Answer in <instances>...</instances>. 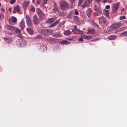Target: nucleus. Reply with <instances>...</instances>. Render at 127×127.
<instances>
[{"label":"nucleus","instance_id":"f257e3e1","mask_svg":"<svg viewBox=\"0 0 127 127\" xmlns=\"http://www.w3.org/2000/svg\"><path fill=\"white\" fill-rule=\"evenodd\" d=\"M60 7L61 9L64 11H65L69 8L68 3L64 1H62L60 3Z\"/></svg>","mask_w":127,"mask_h":127},{"label":"nucleus","instance_id":"f03ea898","mask_svg":"<svg viewBox=\"0 0 127 127\" xmlns=\"http://www.w3.org/2000/svg\"><path fill=\"white\" fill-rule=\"evenodd\" d=\"M120 4V2H118L113 5L112 7V13H115L118 11L119 7Z\"/></svg>","mask_w":127,"mask_h":127},{"label":"nucleus","instance_id":"7ed1b4c3","mask_svg":"<svg viewBox=\"0 0 127 127\" xmlns=\"http://www.w3.org/2000/svg\"><path fill=\"white\" fill-rule=\"evenodd\" d=\"M92 0H86L85 1L84 4L81 5L83 8L87 7L90 5V3L92 2Z\"/></svg>","mask_w":127,"mask_h":127},{"label":"nucleus","instance_id":"20e7f679","mask_svg":"<svg viewBox=\"0 0 127 127\" xmlns=\"http://www.w3.org/2000/svg\"><path fill=\"white\" fill-rule=\"evenodd\" d=\"M37 12L40 19L42 20L44 17L45 16L44 14L42 12L40 9L39 8L37 9Z\"/></svg>","mask_w":127,"mask_h":127},{"label":"nucleus","instance_id":"39448f33","mask_svg":"<svg viewBox=\"0 0 127 127\" xmlns=\"http://www.w3.org/2000/svg\"><path fill=\"white\" fill-rule=\"evenodd\" d=\"M99 23L103 25H104L106 24V18L103 17H100L98 19Z\"/></svg>","mask_w":127,"mask_h":127},{"label":"nucleus","instance_id":"423d86ee","mask_svg":"<svg viewBox=\"0 0 127 127\" xmlns=\"http://www.w3.org/2000/svg\"><path fill=\"white\" fill-rule=\"evenodd\" d=\"M14 31L16 33L18 34L19 37L20 38H24V37L21 34V31L20 29L18 28H15Z\"/></svg>","mask_w":127,"mask_h":127},{"label":"nucleus","instance_id":"0eeeda50","mask_svg":"<svg viewBox=\"0 0 127 127\" xmlns=\"http://www.w3.org/2000/svg\"><path fill=\"white\" fill-rule=\"evenodd\" d=\"M26 23L27 25L30 26H32V24L28 15L26 16Z\"/></svg>","mask_w":127,"mask_h":127},{"label":"nucleus","instance_id":"6e6552de","mask_svg":"<svg viewBox=\"0 0 127 127\" xmlns=\"http://www.w3.org/2000/svg\"><path fill=\"white\" fill-rule=\"evenodd\" d=\"M121 25L120 23H116L113 24L112 26V27L113 29L115 30L119 28Z\"/></svg>","mask_w":127,"mask_h":127},{"label":"nucleus","instance_id":"1a4fd4ad","mask_svg":"<svg viewBox=\"0 0 127 127\" xmlns=\"http://www.w3.org/2000/svg\"><path fill=\"white\" fill-rule=\"evenodd\" d=\"M57 19V18L54 17L48 19L46 21V23L48 24H50L52 23Z\"/></svg>","mask_w":127,"mask_h":127},{"label":"nucleus","instance_id":"9d476101","mask_svg":"<svg viewBox=\"0 0 127 127\" xmlns=\"http://www.w3.org/2000/svg\"><path fill=\"white\" fill-rule=\"evenodd\" d=\"M40 47L41 50L43 51H45L47 50V49L46 45V44L43 43L40 44Z\"/></svg>","mask_w":127,"mask_h":127},{"label":"nucleus","instance_id":"9b49d317","mask_svg":"<svg viewBox=\"0 0 127 127\" xmlns=\"http://www.w3.org/2000/svg\"><path fill=\"white\" fill-rule=\"evenodd\" d=\"M49 30L48 29H43L41 31V33L43 35H47L49 34Z\"/></svg>","mask_w":127,"mask_h":127},{"label":"nucleus","instance_id":"f8f14e48","mask_svg":"<svg viewBox=\"0 0 127 127\" xmlns=\"http://www.w3.org/2000/svg\"><path fill=\"white\" fill-rule=\"evenodd\" d=\"M72 32L73 33L75 34H82L83 33V31L78 29H73Z\"/></svg>","mask_w":127,"mask_h":127},{"label":"nucleus","instance_id":"ddd939ff","mask_svg":"<svg viewBox=\"0 0 127 127\" xmlns=\"http://www.w3.org/2000/svg\"><path fill=\"white\" fill-rule=\"evenodd\" d=\"M33 22L34 24L36 25L37 24L39 20L37 17L36 15H34L33 17Z\"/></svg>","mask_w":127,"mask_h":127},{"label":"nucleus","instance_id":"4468645a","mask_svg":"<svg viewBox=\"0 0 127 127\" xmlns=\"http://www.w3.org/2000/svg\"><path fill=\"white\" fill-rule=\"evenodd\" d=\"M6 27L8 30L12 31H14L15 29V27L7 25H6Z\"/></svg>","mask_w":127,"mask_h":127},{"label":"nucleus","instance_id":"2eb2a0df","mask_svg":"<svg viewBox=\"0 0 127 127\" xmlns=\"http://www.w3.org/2000/svg\"><path fill=\"white\" fill-rule=\"evenodd\" d=\"M20 8L19 6L18 5L16 6V7H14L13 11V13H16L17 11L19 12V11Z\"/></svg>","mask_w":127,"mask_h":127},{"label":"nucleus","instance_id":"dca6fc26","mask_svg":"<svg viewBox=\"0 0 127 127\" xmlns=\"http://www.w3.org/2000/svg\"><path fill=\"white\" fill-rule=\"evenodd\" d=\"M59 23V20H56L55 22L53 23L52 24L50 25L49 27V28H52L56 26Z\"/></svg>","mask_w":127,"mask_h":127},{"label":"nucleus","instance_id":"f3484780","mask_svg":"<svg viewBox=\"0 0 127 127\" xmlns=\"http://www.w3.org/2000/svg\"><path fill=\"white\" fill-rule=\"evenodd\" d=\"M92 10L91 8H89L87 11L86 14L89 17H90L92 13Z\"/></svg>","mask_w":127,"mask_h":127},{"label":"nucleus","instance_id":"a211bd4d","mask_svg":"<svg viewBox=\"0 0 127 127\" xmlns=\"http://www.w3.org/2000/svg\"><path fill=\"white\" fill-rule=\"evenodd\" d=\"M4 39L6 42L8 43H11L12 41V39L10 38L4 37Z\"/></svg>","mask_w":127,"mask_h":127},{"label":"nucleus","instance_id":"6ab92c4d","mask_svg":"<svg viewBox=\"0 0 127 127\" xmlns=\"http://www.w3.org/2000/svg\"><path fill=\"white\" fill-rule=\"evenodd\" d=\"M117 37V36L113 35H111L109 36L108 37V39L110 40H114Z\"/></svg>","mask_w":127,"mask_h":127},{"label":"nucleus","instance_id":"aec40b11","mask_svg":"<svg viewBox=\"0 0 127 127\" xmlns=\"http://www.w3.org/2000/svg\"><path fill=\"white\" fill-rule=\"evenodd\" d=\"M30 3V2L29 1H25L23 3V7L26 9V7L29 5Z\"/></svg>","mask_w":127,"mask_h":127},{"label":"nucleus","instance_id":"412c9836","mask_svg":"<svg viewBox=\"0 0 127 127\" xmlns=\"http://www.w3.org/2000/svg\"><path fill=\"white\" fill-rule=\"evenodd\" d=\"M20 27L21 29H23L25 27L24 21L22 20L20 23Z\"/></svg>","mask_w":127,"mask_h":127},{"label":"nucleus","instance_id":"4be33fe9","mask_svg":"<svg viewBox=\"0 0 127 127\" xmlns=\"http://www.w3.org/2000/svg\"><path fill=\"white\" fill-rule=\"evenodd\" d=\"M64 33L65 35H68L72 33V32L69 30L64 31Z\"/></svg>","mask_w":127,"mask_h":127},{"label":"nucleus","instance_id":"5701e85b","mask_svg":"<svg viewBox=\"0 0 127 127\" xmlns=\"http://www.w3.org/2000/svg\"><path fill=\"white\" fill-rule=\"evenodd\" d=\"M23 42H26L24 40L21 39H18L16 41L17 43L19 45L20 44V45L22 44V43Z\"/></svg>","mask_w":127,"mask_h":127},{"label":"nucleus","instance_id":"b1692460","mask_svg":"<svg viewBox=\"0 0 127 127\" xmlns=\"http://www.w3.org/2000/svg\"><path fill=\"white\" fill-rule=\"evenodd\" d=\"M88 33L90 34L91 33L92 34H94L95 33V30L93 29H89L88 30Z\"/></svg>","mask_w":127,"mask_h":127},{"label":"nucleus","instance_id":"393cba45","mask_svg":"<svg viewBox=\"0 0 127 127\" xmlns=\"http://www.w3.org/2000/svg\"><path fill=\"white\" fill-rule=\"evenodd\" d=\"M60 44H62L67 45L69 44V42L66 40H64L61 41L60 43Z\"/></svg>","mask_w":127,"mask_h":127},{"label":"nucleus","instance_id":"a878e982","mask_svg":"<svg viewBox=\"0 0 127 127\" xmlns=\"http://www.w3.org/2000/svg\"><path fill=\"white\" fill-rule=\"evenodd\" d=\"M26 30L30 34H32L33 33V30L31 28H27Z\"/></svg>","mask_w":127,"mask_h":127},{"label":"nucleus","instance_id":"bb28decb","mask_svg":"<svg viewBox=\"0 0 127 127\" xmlns=\"http://www.w3.org/2000/svg\"><path fill=\"white\" fill-rule=\"evenodd\" d=\"M12 22L13 23H16L17 22V19L14 16H12L11 18Z\"/></svg>","mask_w":127,"mask_h":127},{"label":"nucleus","instance_id":"cd10ccee","mask_svg":"<svg viewBox=\"0 0 127 127\" xmlns=\"http://www.w3.org/2000/svg\"><path fill=\"white\" fill-rule=\"evenodd\" d=\"M83 37L85 39H90L92 38V37L91 36H87L85 35L83 36Z\"/></svg>","mask_w":127,"mask_h":127},{"label":"nucleus","instance_id":"c85d7f7f","mask_svg":"<svg viewBox=\"0 0 127 127\" xmlns=\"http://www.w3.org/2000/svg\"><path fill=\"white\" fill-rule=\"evenodd\" d=\"M103 13L107 17H108L109 16V13L108 10H104Z\"/></svg>","mask_w":127,"mask_h":127},{"label":"nucleus","instance_id":"c756f323","mask_svg":"<svg viewBox=\"0 0 127 127\" xmlns=\"http://www.w3.org/2000/svg\"><path fill=\"white\" fill-rule=\"evenodd\" d=\"M72 12L75 15H77L79 14V13L77 10L75 9L72 11Z\"/></svg>","mask_w":127,"mask_h":127},{"label":"nucleus","instance_id":"7c9ffc66","mask_svg":"<svg viewBox=\"0 0 127 127\" xmlns=\"http://www.w3.org/2000/svg\"><path fill=\"white\" fill-rule=\"evenodd\" d=\"M54 35L55 37H58L61 36V35L59 33L56 32L54 33Z\"/></svg>","mask_w":127,"mask_h":127},{"label":"nucleus","instance_id":"2f4dec72","mask_svg":"<svg viewBox=\"0 0 127 127\" xmlns=\"http://www.w3.org/2000/svg\"><path fill=\"white\" fill-rule=\"evenodd\" d=\"M120 35L121 36H123V35H124L125 36H127V31H124L122 33H121Z\"/></svg>","mask_w":127,"mask_h":127},{"label":"nucleus","instance_id":"473e14b6","mask_svg":"<svg viewBox=\"0 0 127 127\" xmlns=\"http://www.w3.org/2000/svg\"><path fill=\"white\" fill-rule=\"evenodd\" d=\"M30 9L32 12H34L35 11V9L34 6L31 7Z\"/></svg>","mask_w":127,"mask_h":127},{"label":"nucleus","instance_id":"72a5a7b5","mask_svg":"<svg viewBox=\"0 0 127 127\" xmlns=\"http://www.w3.org/2000/svg\"><path fill=\"white\" fill-rule=\"evenodd\" d=\"M48 0H43V2L42 3V5H44L47 3Z\"/></svg>","mask_w":127,"mask_h":127},{"label":"nucleus","instance_id":"f704fd0d","mask_svg":"<svg viewBox=\"0 0 127 127\" xmlns=\"http://www.w3.org/2000/svg\"><path fill=\"white\" fill-rule=\"evenodd\" d=\"M96 11H97L99 14H101L102 13V10L101 8H100L98 9H97Z\"/></svg>","mask_w":127,"mask_h":127},{"label":"nucleus","instance_id":"c9c22d12","mask_svg":"<svg viewBox=\"0 0 127 127\" xmlns=\"http://www.w3.org/2000/svg\"><path fill=\"white\" fill-rule=\"evenodd\" d=\"M84 0H79V5H81L82 3L83 2Z\"/></svg>","mask_w":127,"mask_h":127},{"label":"nucleus","instance_id":"e433bc0d","mask_svg":"<svg viewBox=\"0 0 127 127\" xmlns=\"http://www.w3.org/2000/svg\"><path fill=\"white\" fill-rule=\"evenodd\" d=\"M16 0H11L10 1V3L11 4H13L16 2Z\"/></svg>","mask_w":127,"mask_h":127},{"label":"nucleus","instance_id":"4c0bfd02","mask_svg":"<svg viewBox=\"0 0 127 127\" xmlns=\"http://www.w3.org/2000/svg\"><path fill=\"white\" fill-rule=\"evenodd\" d=\"M126 18L125 16H121L120 17V19L121 20L125 19Z\"/></svg>","mask_w":127,"mask_h":127},{"label":"nucleus","instance_id":"58836bf2","mask_svg":"<svg viewBox=\"0 0 127 127\" xmlns=\"http://www.w3.org/2000/svg\"><path fill=\"white\" fill-rule=\"evenodd\" d=\"M94 26L96 28H98V25L96 23H93Z\"/></svg>","mask_w":127,"mask_h":127},{"label":"nucleus","instance_id":"ea45409f","mask_svg":"<svg viewBox=\"0 0 127 127\" xmlns=\"http://www.w3.org/2000/svg\"><path fill=\"white\" fill-rule=\"evenodd\" d=\"M110 7V6L109 5H107L105 7V9H109Z\"/></svg>","mask_w":127,"mask_h":127},{"label":"nucleus","instance_id":"a19ab883","mask_svg":"<svg viewBox=\"0 0 127 127\" xmlns=\"http://www.w3.org/2000/svg\"><path fill=\"white\" fill-rule=\"evenodd\" d=\"M94 15L95 16H97L98 15V13L97 12H95L94 13Z\"/></svg>","mask_w":127,"mask_h":127},{"label":"nucleus","instance_id":"79ce46f5","mask_svg":"<svg viewBox=\"0 0 127 127\" xmlns=\"http://www.w3.org/2000/svg\"><path fill=\"white\" fill-rule=\"evenodd\" d=\"M78 40L79 41H83V39L82 37H81L79 38Z\"/></svg>","mask_w":127,"mask_h":127},{"label":"nucleus","instance_id":"37998d69","mask_svg":"<svg viewBox=\"0 0 127 127\" xmlns=\"http://www.w3.org/2000/svg\"><path fill=\"white\" fill-rule=\"evenodd\" d=\"M93 5L94 6V9L97 7V5L96 4H94Z\"/></svg>","mask_w":127,"mask_h":127},{"label":"nucleus","instance_id":"c03bdc74","mask_svg":"<svg viewBox=\"0 0 127 127\" xmlns=\"http://www.w3.org/2000/svg\"><path fill=\"white\" fill-rule=\"evenodd\" d=\"M75 18H76L75 19L76 20V21L77 22H78V21L79 20V19L78 17L77 16H76L75 17Z\"/></svg>","mask_w":127,"mask_h":127},{"label":"nucleus","instance_id":"a18cd8bd","mask_svg":"<svg viewBox=\"0 0 127 127\" xmlns=\"http://www.w3.org/2000/svg\"><path fill=\"white\" fill-rule=\"evenodd\" d=\"M40 1L39 0H38L37 2V4L38 5H39L40 4Z\"/></svg>","mask_w":127,"mask_h":127},{"label":"nucleus","instance_id":"49530a36","mask_svg":"<svg viewBox=\"0 0 127 127\" xmlns=\"http://www.w3.org/2000/svg\"><path fill=\"white\" fill-rule=\"evenodd\" d=\"M107 0V1H108L110 3H111L113 0Z\"/></svg>","mask_w":127,"mask_h":127},{"label":"nucleus","instance_id":"de8ad7c7","mask_svg":"<svg viewBox=\"0 0 127 127\" xmlns=\"http://www.w3.org/2000/svg\"><path fill=\"white\" fill-rule=\"evenodd\" d=\"M100 8V7H97L95 8L94 10L95 11H96L97 9H99V8Z\"/></svg>","mask_w":127,"mask_h":127},{"label":"nucleus","instance_id":"09e8293b","mask_svg":"<svg viewBox=\"0 0 127 127\" xmlns=\"http://www.w3.org/2000/svg\"><path fill=\"white\" fill-rule=\"evenodd\" d=\"M103 1L104 3H105L107 1V0H103Z\"/></svg>","mask_w":127,"mask_h":127},{"label":"nucleus","instance_id":"8fccbe9b","mask_svg":"<svg viewBox=\"0 0 127 127\" xmlns=\"http://www.w3.org/2000/svg\"><path fill=\"white\" fill-rule=\"evenodd\" d=\"M12 9V8H9V10H8L9 11H11V9Z\"/></svg>","mask_w":127,"mask_h":127},{"label":"nucleus","instance_id":"3c124183","mask_svg":"<svg viewBox=\"0 0 127 127\" xmlns=\"http://www.w3.org/2000/svg\"><path fill=\"white\" fill-rule=\"evenodd\" d=\"M74 28L75 29H77V27L76 26H75L74 27Z\"/></svg>","mask_w":127,"mask_h":127},{"label":"nucleus","instance_id":"603ef678","mask_svg":"<svg viewBox=\"0 0 127 127\" xmlns=\"http://www.w3.org/2000/svg\"><path fill=\"white\" fill-rule=\"evenodd\" d=\"M124 9L123 8H122V10H121V12H123V11H124Z\"/></svg>","mask_w":127,"mask_h":127},{"label":"nucleus","instance_id":"864d4df0","mask_svg":"<svg viewBox=\"0 0 127 127\" xmlns=\"http://www.w3.org/2000/svg\"><path fill=\"white\" fill-rule=\"evenodd\" d=\"M70 1H71V2H73L74 1V0H70Z\"/></svg>","mask_w":127,"mask_h":127},{"label":"nucleus","instance_id":"5fc2aeb1","mask_svg":"<svg viewBox=\"0 0 127 127\" xmlns=\"http://www.w3.org/2000/svg\"><path fill=\"white\" fill-rule=\"evenodd\" d=\"M72 40V39H68V40L69 41H71Z\"/></svg>","mask_w":127,"mask_h":127},{"label":"nucleus","instance_id":"6e6d98bb","mask_svg":"<svg viewBox=\"0 0 127 127\" xmlns=\"http://www.w3.org/2000/svg\"><path fill=\"white\" fill-rule=\"evenodd\" d=\"M53 10L54 11H55V8H54V9H53Z\"/></svg>","mask_w":127,"mask_h":127},{"label":"nucleus","instance_id":"4d7b16f0","mask_svg":"<svg viewBox=\"0 0 127 127\" xmlns=\"http://www.w3.org/2000/svg\"><path fill=\"white\" fill-rule=\"evenodd\" d=\"M2 11H3L4 10V9H3V8H2Z\"/></svg>","mask_w":127,"mask_h":127},{"label":"nucleus","instance_id":"13d9d810","mask_svg":"<svg viewBox=\"0 0 127 127\" xmlns=\"http://www.w3.org/2000/svg\"><path fill=\"white\" fill-rule=\"evenodd\" d=\"M1 4L0 3V7L1 6Z\"/></svg>","mask_w":127,"mask_h":127},{"label":"nucleus","instance_id":"bf43d9fd","mask_svg":"<svg viewBox=\"0 0 127 127\" xmlns=\"http://www.w3.org/2000/svg\"><path fill=\"white\" fill-rule=\"evenodd\" d=\"M126 24L127 25V21L126 22Z\"/></svg>","mask_w":127,"mask_h":127},{"label":"nucleus","instance_id":"052dcab7","mask_svg":"<svg viewBox=\"0 0 127 127\" xmlns=\"http://www.w3.org/2000/svg\"><path fill=\"white\" fill-rule=\"evenodd\" d=\"M93 41V40H92L91 41Z\"/></svg>","mask_w":127,"mask_h":127}]
</instances>
